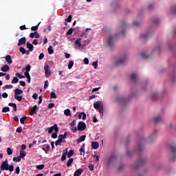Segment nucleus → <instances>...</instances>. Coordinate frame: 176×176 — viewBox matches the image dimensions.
<instances>
[{
	"mask_svg": "<svg viewBox=\"0 0 176 176\" xmlns=\"http://www.w3.org/2000/svg\"><path fill=\"white\" fill-rule=\"evenodd\" d=\"M0 168L1 171H10V173L13 172L14 170V166L13 164L9 165V162L8 161V159H6L5 161H3L1 164Z\"/></svg>",
	"mask_w": 176,
	"mask_h": 176,
	"instance_id": "f257e3e1",
	"label": "nucleus"
},
{
	"mask_svg": "<svg viewBox=\"0 0 176 176\" xmlns=\"http://www.w3.org/2000/svg\"><path fill=\"white\" fill-rule=\"evenodd\" d=\"M146 158H140L137 160V162H135L133 168L137 170L139 167H142V166H144V164H146Z\"/></svg>",
	"mask_w": 176,
	"mask_h": 176,
	"instance_id": "f03ea898",
	"label": "nucleus"
},
{
	"mask_svg": "<svg viewBox=\"0 0 176 176\" xmlns=\"http://www.w3.org/2000/svg\"><path fill=\"white\" fill-rule=\"evenodd\" d=\"M127 63V56H125L124 58H120L117 60L116 62V65H124V64Z\"/></svg>",
	"mask_w": 176,
	"mask_h": 176,
	"instance_id": "7ed1b4c3",
	"label": "nucleus"
},
{
	"mask_svg": "<svg viewBox=\"0 0 176 176\" xmlns=\"http://www.w3.org/2000/svg\"><path fill=\"white\" fill-rule=\"evenodd\" d=\"M48 130V133L52 134L53 133V131L54 130L55 133H58V126H57V124H54V126L45 129V131H47Z\"/></svg>",
	"mask_w": 176,
	"mask_h": 176,
	"instance_id": "20e7f679",
	"label": "nucleus"
},
{
	"mask_svg": "<svg viewBox=\"0 0 176 176\" xmlns=\"http://www.w3.org/2000/svg\"><path fill=\"white\" fill-rule=\"evenodd\" d=\"M77 130H78V131H84V130H86V123L80 121L78 124Z\"/></svg>",
	"mask_w": 176,
	"mask_h": 176,
	"instance_id": "39448f33",
	"label": "nucleus"
},
{
	"mask_svg": "<svg viewBox=\"0 0 176 176\" xmlns=\"http://www.w3.org/2000/svg\"><path fill=\"white\" fill-rule=\"evenodd\" d=\"M44 71L46 78H49L52 75V72L50 71V66L49 65H45L44 66Z\"/></svg>",
	"mask_w": 176,
	"mask_h": 176,
	"instance_id": "423d86ee",
	"label": "nucleus"
},
{
	"mask_svg": "<svg viewBox=\"0 0 176 176\" xmlns=\"http://www.w3.org/2000/svg\"><path fill=\"white\" fill-rule=\"evenodd\" d=\"M107 44L109 47H112L113 46V36H110L107 40Z\"/></svg>",
	"mask_w": 176,
	"mask_h": 176,
	"instance_id": "0eeeda50",
	"label": "nucleus"
},
{
	"mask_svg": "<svg viewBox=\"0 0 176 176\" xmlns=\"http://www.w3.org/2000/svg\"><path fill=\"white\" fill-rule=\"evenodd\" d=\"M26 38L25 37H22L19 40L18 46H21L22 45H25Z\"/></svg>",
	"mask_w": 176,
	"mask_h": 176,
	"instance_id": "6e6552de",
	"label": "nucleus"
},
{
	"mask_svg": "<svg viewBox=\"0 0 176 176\" xmlns=\"http://www.w3.org/2000/svg\"><path fill=\"white\" fill-rule=\"evenodd\" d=\"M43 151H44L45 152V153H49V151H50V145H49V144L43 145Z\"/></svg>",
	"mask_w": 176,
	"mask_h": 176,
	"instance_id": "1a4fd4ad",
	"label": "nucleus"
},
{
	"mask_svg": "<svg viewBox=\"0 0 176 176\" xmlns=\"http://www.w3.org/2000/svg\"><path fill=\"white\" fill-rule=\"evenodd\" d=\"M91 146L93 149H98L100 148V144L98 142H92Z\"/></svg>",
	"mask_w": 176,
	"mask_h": 176,
	"instance_id": "9d476101",
	"label": "nucleus"
},
{
	"mask_svg": "<svg viewBox=\"0 0 176 176\" xmlns=\"http://www.w3.org/2000/svg\"><path fill=\"white\" fill-rule=\"evenodd\" d=\"M83 173V170L82 168H79L74 172V176H80Z\"/></svg>",
	"mask_w": 176,
	"mask_h": 176,
	"instance_id": "9b49d317",
	"label": "nucleus"
},
{
	"mask_svg": "<svg viewBox=\"0 0 176 176\" xmlns=\"http://www.w3.org/2000/svg\"><path fill=\"white\" fill-rule=\"evenodd\" d=\"M37 109H38V106L34 105L33 107V108L32 109V110L30 111V115H31V116L35 115V113H36Z\"/></svg>",
	"mask_w": 176,
	"mask_h": 176,
	"instance_id": "f8f14e48",
	"label": "nucleus"
},
{
	"mask_svg": "<svg viewBox=\"0 0 176 176\" xmlns=\"http://www.w3.org/2000/svg\"><path fill=\"white\" fill-rule=\"evenodd\" d=\"M9 69H10V67H9V65H4L1 68V71H2V72H8V71H9Z\"/></svg>",
	"mask_w": 176,
	"mask_h": 176,
	"instance_id": "ddd939ff",
	"label": "nucleus"
},
{
	"mask_svg": "<svg viewBox=\"0 0 176 176\" xmlns=\"http://www.w3.org/2000/svg\"><path fill=\"white\" fill-rule=\"evenodd\" d=\"M14 96H19L20 94H23V90H21L19 88H16L14 90Z\"/></svg>",
	"mask_w": 176,
	"mask_h": 176,
	"instance_id": "4468645a",
	"label": "nucleus"
},
{
	"mask_svg": "<svg viewBox=\"0 0 176 176\" xmlns=\"http://www.w3.org/2000/svg\"><path fill=\"white\" fill-rule=\"evenodd\" d=\"M6 61H7L8 64L10 65V64L13 63V60H12V56L10 55H7L6 56Z\"/></svg>",
	"mask_w": 176,
	"mask_h": 176,
	"instance_id": "2eb2a0df",
	"label": "nucleus"
},
{
	"mask_svg": "<svg viewBox=\"0 0 176 176\" xmlns=\"http://www.w3.org/2000/svg\"><path fill=\"white\" fill-rule=\"evenodd\" d=\"M26 46L27 48L29 49L30 52H32V50H34V45L31 43L28 42L26 43Z\"/></svg>",
	"mask_w": 176,
	"mask_h": 176,
	"instance_id": "dca6fc26",
	"label": "nucleus"
},
{
	"mask_svg": "<svg viewBox=\"0 0 176 176\" xmlns=\"http://www.w3.org/2000/svg\"><path fill=\"white\" fill-rule=\"evenodd\" d=\"M85 140H86V136H85V135H82L79 138H78L76 141L79 144L80 142H83V141H85Z\"/></svg>",
	"mask_w": 176,
	"mask_h": 176,
	"instance_id": "f3484780",
	"label": "nucleus"
},
{
	"mask_svg": "<svg viewBox=\"0 0 176 176\" xmlns=\"http://www.w3.org/2000/svg\"><path fill=\"white\" fill-rule=\"evenodd\" d=\"M100 104L101 102L98 101L94 104V107L95 108V109H100V108H101Z\"/></svg>",
	"mask_w": 176,
	"mask_h": 176,
	"instance_id": "a211bd4d",
	"label": "nucleus"
},
{
	"mask_svg": "<svg viewBox=\"0 0 176 176\" xmlns=\"http://www.w3.org/2000/svg\"><path fill=\"white\" fill-rule=\"evenodd\" d=\"M8 105L9 107H12L14 111H17V104L16 103L10 102Z\"/></svg>",
	"mask_w": 176,
	"mask_h": 176,
	"instance_id": "6ab92c4d",
	"label": "nucleus"
},
{
	"mask_svg": "<svg viewBox=\"0 0 176 176\" xmlns=\"http://www.w3.org/2000/svg\"><path fill=\"white\" fill-rule=\"evenodd\" d=\"M64 113L65 116H71V110L69 109H67L64 111Z\"/></svg>",
	"mask_w": 176,
	"mask_h": 176,
	"instance_id": "aec40b11",
	"label": "nucleus"
},
{
	"mask_svg": "<svg viewBox=\"0 0 176 176\" xmlns=\"http://www.w3.org/2000/svg\"><path fill=\"white\" fill-rule=\"evenodd\" d=\"M74 163V158H70L67 162V167H70V166Z\"/></svg>",
	"mask_w": 176,
	"mask_h": 176,
	"instance_id": "412c9836",
	"label": "nucleus"
},
{
	"mask_svg": "<svg viewBox=\"0 0 176 176\" xmlns=\"http://www.w3.org/2000/svg\"><path fill=\"white\" fill-rule=\"evenodd\" d=\"M67 159V151L63 153L62 157H61V161L62 162H65V160Z\"/></svg>",
	"mask_w": 176,
	"mask_h": 176,
	"instance_id": "4be33fe9",
	"label": "nucleus"
},
{
	"mask_svg": "<svg viewBox=\"0 0 176 176\" xmlns=\"http://www.w3.org/2000/svg\"><path fill=\"white\" fill-rule=\"evenodd\" d=\"M10 109L9 108V107H5L2 109V112L3 113H6V112H10Z\"/></svg>",
	"mask_w": 176,
	"mask_h": 176,
	"instance_id": "5701e85b",
	"label": "nucleus"
},
{
	"mask_svg": "<svg viewBox=\"0 0 176 176\" xmlns=\"http://www.w3.org/2000/svg\"><path fill=\"white\" fill-rule=\"evenodd\" d=\"M14 97L15 100H17V101H21L23 100L22 96L14 95Z\"/></svg>",
	"mask_w": 176,
	"mask_h": 176,
	"instance_id": "b1692460",
	"label": "nucleus"
},
{
	"mask_svg": "<svg viewBox=\"0 0 176 176\" xmlns=\"http://www.w3.org/2000/svg\"><path fill=\"white\" fill-rule=\"evenodd\" d=\"M80 41H82V38H80L76 40L75 41L76 45H78V47H80V46H82V43H80Z\"/></svg>",
	"mask_w": 176,
	"mask_h": 176,
	"instance_id": "393cba45",
	"label": "nucleus"
},
{
	"mask_svg": "<svg viewBox=\"0 0 176 176\" xmlns=\"http://www.w3.org/2000/svg\"><path fill=\"white\" fill-rule=\"evenodd\" d=\"M19 157H21V159H23V157H25V151H20Z\"/></svg>",
	"mask_w": 176,
	"mask_h": 176,
	"instance_id": "a878e982",
	"label": "nucleus"
},
{
	"mask_svg": "<svg viewBox=\"0 0 176 176\" xmlns=\"http://www.w3.org/2000/svg\"><path fill=\"white\" fill-rule=\"evenodd\" d=\"M154 122L155 123H159V122H162V117L157 116L154 118Z\"/></svg>",
	"mask_w": 176,
	"mask_h": 176,
	"instance_id": "bb28decb",
	"label": "nucleus"
},
{
	"mask_svg": "<svg viewBox=\"0 0 176 176\" xmlns=\"http://www.w3.org/2000/svg\"><path fill=\"white\" fill-rule=\"evenodd\" d=\"M39 24H41V22H39L36 25L32 26L31 28L32 31H36L38 28H39Z\"/></svg>",
	"mask_w": 176,
	"mask_h": 176,
	"instance_id": "cd10ccee",
	"label": "nucleus"
},
{
	"mask_svg": "<svg viewBox=\"0 0 176 176\" xmlns=\"http://www.w3.org/2000/svg\"><path fill=\"white\" fill-rule=\"evenodd\" d=\"M13 162H16L17 163L21 162V158L18 156V157H13Z\"/></svg>",
	"mask_w": 176,
	"mask_h": 176,
	"instance_id": "c85d7f7f",
	"label": "nucleus"
},
{
	"mask_svg": "<svg viewBox=\"0 0 176 176\" xmlns=\"http://www.w3.org/2000/svg\"><path fill=\"white\" fill-rule=\"evenodd\" d=\"M53 47L52 45H50L48 47V53L49 54H53L54 53Z\"/></svg>",
	"mask_w": 176,
	"mask_h": 176,
	"instance_id": "c756f323",
	"label": "nucleus"
},
{
	"mask_svg": "<svg viewBox=\"0 0 176 176\" xmlns=\"http://www.w3.org/2000/svg\"><path fill=\"white\" fill-rule=\"evenodd\" d=\"M137 79H138V76L135 74H133V82L135 83L137 82Z\"/></svg>",
	"mask_w": 176,
	"mask_h": 176,
	"instance_id": "7c9ffc66",
	"label": "nucleus"
},
{
	"mask_svg": "<svg viewBox=\"0 0 176 176\" xmlns=\"http://www.w3.org/2000/svg\"><path fill=\"white\" fill-rule=\"evenodd\" d=\"M92 65L94 68H95V69H97V67H98V60L94 61L92 63Z\"/></svg>",
	"mask_w": 176,
	"mask_h": 176,
	"instance_id": "2f4dec72",
	"label": "nucleus"
},
{
	"mask_svg": "<svg viewBox=\"0 0 176 176\" xmlns=\"http://www.w3.org/2000/svg\"><path fill=\"white\" fill-rule=\"evenodd\" d=\"M15 75L19 79H24V78H25V76H24L23 75H21L20 73H16Z\"/></svg>",
	"mask_w": 176,
	"mask_h": 176,
	"instance_id": "473e14b6",
	"label": "nucleus"
},
{
	"mask_svg": "<svg viewBox=\"0 0 176 176\" xmlns=\"http://www.w3.org/2000/svg\"><path fill=\"white\" fill-rule=\"evenodd\" d=\"M72 156H74V150H70L67 153V157H72Z\"/></svg>",
	"mask_w": 176,
	"mask_h": 176,
	"instance_id": "72a5a7b5",
	"label": "nucleus"
},
{
	"mask_svg": "<svg viewBox=\"0 0 176 176\" xmlns=\"http://www.w3.org/2000/svg\"><path fill=\"white\" fill-rule=\"evenodd\" d=\"M7 154L9 155H13V150H12V148H10V147H8L7 148Z\"/></svg>",
	"mask_w": 176,
	"mask_h": 176,
	"instance_id": "f704fd0d",
	"label": "nucleus"
},
{
	"mask_svg": "<svg viewBox=\"0 0 176 176\" xmlns=\"http://www.w3.org/2000/svg\"><path fill=\"white\" fill-rule=\"evenodd\" d=\"M25 119H27V116H23L20 119V122L21 124H24L25 122Z\"/></svg>",
	"mask_w": 176,
	"mask_h": 176,
	"instance_id": "c9c22d12",
	"label": "nucleus"
},
{
	"mask_svg": "<svg viewBox=\"0 0 176 176\" xmlns=\"http://www.w3.org/2000/svg\"><path fill=\"white\" fill-rule=\"evenodd\" d=\"M74 67V60H69L68 64V68L71 69Z\"/></svg>",
	"mask_w": 176,
	"mask_h": 176,
	"instance_id": "e433bc0d",
	"label": "nucleus"
},
{
	"mask_svg": "<svg viewBox=\"0 0 176 176\" xmlns=\"http://www.w3.org/2000/svg\"><path fill=\"white\" fill-rule=\"evenodd\" d=\"M11 83H12V84L19 83V78L17 77H14Z\"/></svg>",
	"mask_w": 176,
	"mask_h": 176,
	"instance_id": "4c0bfd02",
	"label": "nucleus"
},
{
	"mask_svg": "<svg viewBox=\"0 0 176 176\" xmlns=\"http://www.w3.org/2000/svg\"><path fill=\"white\" fill-rule=\"evenodd\" d=\"M65 21H67V23H71V21H72V15H69L67 19H65Z\"/></svg>",
	"mask_w": 176,
	"mask_h": 176,
	"instance_id": "58836bf2",
	"label": "nucleus"
},
{
	"mask_svg": "<svg viewBox=\"0 0 176 176\" xmlns=\"http://www.w3.org/2000/svg\"><path fill=\"white\" fill-rule=\"evenodd\" d=\"M36 168L38 170H43L45 168V164L37 165Z\"/></svg>",
	"mask_w": 176,
	"mask_h": 176,
	"instance_id": "ea45409f",
	"label": "nucleus"
},
{
	"mask_svg": "<svg viewBox=\"0 0 176 176\" xmlns=\"http://www.w3.org/2000/svg\"><path fill=\"white\" fill-rule=\"evenodd\" d=\"M3 90H5L6 89H13V85H6L3 87Z\"/></svg>",
	"mask_w": 176,
	"mask_h": 176,
	"instance_id": "a19ab883",
	"label": "nucleus"
},
{
	"mask_svg": "<svg viewBox=\"0 0 176 176\" xmlns=\"http://www.w3.org/2000/svg\"><path fill=\"white\" fill-rule=\"evenodd\" d=\"M19 52H21L22 54H25V48L23 47H19Z\"/></svg>",
	"mask_w": 176,
	"mask_h": 176,
	"instance_id": "79ce46f5",
	"label": "nucleus"
},
{
	"mask_svg": "<svg viewBox=\"0 0 176 176\" xmlns=\"http://www.w3.org/2000/svg\"><path fill=\"white\" fill-rule=\"evenodd\" d=\"M58 138V140L59 141H61L62 142H65V140H65V138H63V135H59Z\"/></svg>",
	"mask_w": 176,
	"mask_h": 176,
	"instance_id": "37998d69",
	"label": "nucleus"
},
{
	"mask_svg": "<svg viewBox=\"0 0 176 176\" xmlns=\"http://www.w3.org/2000/svg\"><path fill=\"white\" fill-rule=\"evenodd\" d=\"M50 98H57V96H56V93L54 91L50 94Z\"/></svg>",
	"mask_w": 176,
	"mask_h": 176,
	"instance_id": "c03bdc74",
	"label": "nucleus"
},
{
	"mask_svg": "<svg viewBox=\"0 0 176 176\" xmlns=\"http://www.w3.org/2000/svg\"><path fill=\"white\" fill-rule=\"evenodd\" d=\"M72 32H74V29L70 28V29H69V30L67 31L66 35H72Z\"/></svg>",
	"mask_w": 176,
	"mask_h": 176,
	"instance_id": "a18cd8bd",
	"label": "nucleus"
},
{
	"mask_svg": "<svg viewBox=\"0 0 176 176\" xmlns=\"http://www.w3.org/2000/svg\"><path fill=\"white\" fill-rule=\"evenodd\" d=\"M25 69L26 72H30V71H31V65H26V67Z\"/></svg>",
	"mask_w": 176,
	"mask_h": 176,
	"instance_id": "49530a36",
	"label": "nucleus"
},
{
	"mask_svg": "<svg viewBox=\"0 0 176 176\" xmlns=\"http://www.w3.org/2000/svg\"><path fill=\"white\" fill-rule=\"evenodd\" d=\"M47 87H49V81L47 80L45 81L44 89H47Z\"/></svg>",
	"mask_w": 176,
	"mask_h": 176,
	"instance_id": "de8ad7c7",
	"label": "nucleus"
},
{
	"mask_svg": "<svg viewBox=\"0 0 176 176\" xmlns=\"http://www.w3.org/2000/svg\"><path fill=\"white\" fill-rule=\"evenodd\" d=\"M80 151V155L82 156V155H85V148H83V147H80V148L79 149Z\"/></svg>",
	"mask_w": 176,
	"mask_h": 176,
	"instance_id": "09e8293b",
	"label": "nucleus"
},
{
	"mask_svg": "<svg viewBox=\"0 0 176 176\" xmlns=\"http://www.w3.org/2000/svg\"><path fill=\"white\" fill-rule=\"evenodd\" d=\"M71 131L73 132V133H76V131H78V128H76V126H71Z\"/></svg>",
	"mask_w": 176,
	"mask_h": 176,
	"instance_id": "8fccbe9b",
	"label": "nucleus"
},
{
	"mask_svg": "<svg viewBox=\"0 0 176 176\" xmlns=\"http://www.w3.org/2000/svg\"><path fill=\"white\" fill-rule=\"evenodd\" d=\"M16 133H23V128L21 126H19L16 130Z\"/></svg>",
	"mask_w": 176,
	"mask_h": 176,
	"instance_id": "3c124183",
	"label": "nucleus"
},
{
	"mask_svg": "<svg viewBox=\"0 0 176 176\" xmlns=\"http://www.w3.org/2000/svg\"><path fill=\"white\" fill-rule=\"evenodd\" d=\"M15 173L16 174H20V166H17L15 169Z\"/></svg>",
	"mask_w": 176,
	"mask_h": 176,
	"instance_id": "603ef678",
	"label": "nucleus"
},
{
	"mask_svg": "<svg viewBox=\"0 0 176 176\" xmlns=\"http://www.w3.org/2000/svg\"><path fill=\"white\" fill-rule=\"evenodd\" d=\"M61 143H62V142L60 141L59 140H58L55 142V145H56V146H58V145H61Z\"/></svg>",
	"mask_w": 176,
	"mask_h": 176,
	"instance_id": "864d4df0",
	"label": "nucleus"
},
{
	"mask_svg": "<svg viewBox=\"0 0 176 176\" xmlns=\"http://www.w3.org/2000/svg\"><path fill=\"white\" fill-rule=\"evenodd\" d=\"M76 124V120H74L71 123H70V126L74 127Z\"/></svg>",
	"mask_w": 176,
	"mask_h": 176,
	"instance_id": "5fc2aeb1",
	"label": "nucleus"
},
{
	"mask_svg": "<svg viewBox=\"0 0 176 176\" xmlns=\"http://www.w3.org/2000/svg\"><path fill=\"white\" fill-rule=\"evenodd\" d=\"M103 108L100 107L98 111V112L100 113L101 116H102V115H104V113L102 112Z\"/></svg>",
	"mask_w": 176,
	"mask_h": 176,
	"instance_id": "6e6d98bb",
	"label": "nucleus"
},
{
	"mask_svg": "<svg viewBox=\"0 0 176 176\" xmlns=\"http://www.w3.org/2000/svg\"><path fill=\"white\" fill-rule=\"evenodd\" d=\"M89 168L90 171H94V165L90 164L89 166Z\"/></svg>",
	"mask_w": 176,
	"mask_h": 176,
	"instance_id": "4d7b16f0",
	"label": "nucleus"
},
{
	"mask_svg": "<svg viewBox=\"0 0 176 176\" xmlns=\"http://www.w3.org/2000/svg\"><path fill=\"white\" fill-rule=\"evenodd\" d=\"M32 98H34V100H38V94L34 93V94L32 95Z\"/></svg>",
	"mask_w": 176,
	"mask_h": 176,
	"instance_id": "13d9d810",
	"label": "nucleus"
},
{
	"mask_svg": "<svg viewBox=\"0 0 176 176\" xmlns=\"http://www.w3.org/2000/svg\"><path fill=\"white\" fill-rule=\"evenodd\" d=\"M49 109H52V108H54V103H50L48 104Z\"/></svg>",
	"mask_w": 176,
	"mask_h": 176,
	"instance_id": "bf43d9fd",
	"label": "nucleus"
},
{
	"mask_svg": "<svg viewBox=\"0 0 176 176\" xmlns=\"http://www.w3.org/2000/svg\"><path fill=\"white\" fill-rule=\"evenodd\" d=\"M144 143H145V140L141 139L139 142V145H144Z\"/></svg>",
	"mask_w": 176,
	"mask_h": 176,
	"instance_id": "052dcab7",
	"label": "nucleus"
},
{
	"mask_svg": "<svg viewBox=\"0 0 176 176\" xmlns=\"http://www.w3.org/2000/svg\"><path fill=\"white\" fill-rule=\"evenodd\" d=\"M19 84L21 86H23V87H25V81L21 80L19 81Z\"/></svg>",
	"mask_w": 176,
	"mask_h": 176,
	"instance_id": "680f3d73",
	"label": "nucleus"
},
{
	"mask_svg": "<svg viewBox=\"0 0 176 176\" xmlns=\"http://www.w3.org/2000/svg\"><path fill=\"white\" fill-rule=\"evenodd\" d=\"M45 57V54L43 53H41L40 55L38 56V59L42 60Z\"/></svg>",
	"mask_w": 176,
	"mask_h": 176,
	"instance_id": "e2e57ef3",
	"label": "nucleus"
},
{
	"mask_svg": "<svg viewBox=\"0 0 176 176\" xmlns=\"http://www.w3.org/2000/svg\"><path fill=\"white\" fill-rule=\"evenodd\" d=\"M27 148V146L25 144H22L21 146V151H24Z\"/></svg>",
	"mask_w": 176,
	"mask_h": 176,
	"instance_id": "0e129e2a",
	"label": "nucleus"
},
{
	"mask_svg": "<svg viewBox=\"0 0 176 176\" xmlns=\"http://www.w3.org/2000/svg\"><path fill=\"white\" fill-rule=\"evenodd\" d=\"M84 63H85V64H86V65H87L89 64V58H85Z\"/></svg>",
	"mask_w": 176,
	"mask_h": 176,
	"instance_id": "69168bd1",
	"label": "nucleus"
},
{
	"mask_svg": "<svg viewBox=\"0 0 176 176\" xmlns=\"http://www.w3.org/2000/svg\"><path fill=\"white\" fill-rule=\"evenodd\" d=\"M51 137L52 138H56L57 137V133H53Z\"/></svg>",
	"mask_w": 176,
	"mask_h": 176,
	"instance_id": "338daca9",
	"label": "nucleus"
},
{
	"mask_svg": "<svg viewBox=\"0 0 176 176\" xmlns=\"http://www.w3.org/2000/svg\"><path fill=\"white\" fill-rule=\"evenodd\" d=\"M171 150L173 151V153H174L175 155H176V148H175V147H171Z\"/></svg>",
	"mask_w": 176,
	"mask_h": 176,
	"instance_id": "774afa93",
	"label": "nucleus"
}]
</instances>
